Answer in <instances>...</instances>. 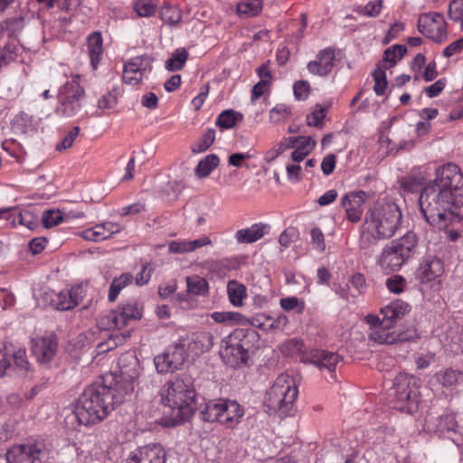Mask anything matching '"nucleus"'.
Masks as SVG:
<instances>
[{
  "instance_id": "f257e3e1",
  "label": "nucleus",
  "mask_w": 463,
  "mask_h": 463,
  "mask_svg": "<svg viewBox=\"0 0 463 463\" xmlns=\"http://www.w3.org/2000/svg\"><path fill=\"white\" fill-rule=\"evenodd\" d=\"M420 210L426 222L439 230L457 219L455 209L463 204V175L454 164L436 170V178L427 184L419 197Z\"/></svg>"
},
{
  "instance_id": "f03ea898",
  "label": "nucleus",
  "mask_w": 463,
  "mask_h": 463,
  "mask_svg": "<svg viewBox=\"0 0 463 463\" xmlns=\"http://www.w3.org/2000/svg\"><path fill=\"white\" fill-rule=\"evenodd\" d=\"M119 387L110 388L102 384L90 385L79 397L74 408L78 422L84 426L95 425L103 420L123 402L124 397Z\"/></svg>"
},
{
  "instance_id": "7ed1b4c3",
  "label": "nucleus",
  "mask_w": 463,
  "mask_h": 463,
  "mask_svg": "<svg viewBox=\"0 0 463 463\" xmlns=\"http://www.w3.org/2000/svg\"><path fill=\"white\" fill-rule=\"evenodd\" d=\"M402 212L394 203L377 202L364 216L359 240L361 250L377 245L381 240L392 237L401 224Z\"/></svg>"
},
{
  "instance_id": "20e7f679",
  "label": "nucleus",
  "mask_w": 463,
  "mask_h": 463,
  "mask_svg": "<svg viewBox=\"0 0 463 463\" xmlns=\"http://www.w3.org/2000/svg\"><path fill=\"white\" fill-rule=\"evenodd\" d=\"M161 402L182 420H189L198 405L191 376L183 374L166 382L160 389Z\"/></svg>"
},
{
  "instance_id": "39448f33",
  "label": "nucleus",
  "mask_w": 463,
  "mask_h": 463,
  "mask_svg": "<svg viewBox=\"0 0 463 463\" xmlns=\"http://www.w3.org/2000/svg\"><path fill=\"white\" fill-rule=\"evenodd\" d=\"M418 244L417 235L408 232L402 237L385 245L378 263L386 273L398 270L415 253Z\"/></svg>"
},
{
  "instance_id": "423d86ee",
  "label": "nucleus",
  "mask_w": 463,
  "mask_h": 463,
  "mask_svg": "<svg viewBox=\"0 0 463 463\" xmlns=\"http://www.w3.org/2000/svg\"><path fill=\"white\" fill-rule=\"evenodd\" d=\"M244 416V408L235 400L213 399L207 402L200 411L203 421L219 422L226 428L233 429Z\"/></svg>"
},
{
  "instance_id": "0eeeda50",
  "label": "nucleus",
  "mask_w": 463,
  "mask_h": 463,
  "mask_svg": "<svg viewBox=\"0 0 463 463\" xmlns=\"http://www.w3.org/2000/svg\"><path fill=\"white\" fill-rule=\"evenodd\" d=\"M298 394L295 379L288 373L279 374L266 395L268 406L282 413L289 412Z\"/></svg>"
},
{
  "instance_id": "6e6552de",
  "label": "nucleus",
  "mask_w": 463,
  "mask_h": 463,
  "mask_svg": "<svg viewBox=\"0 0 463 463\" xmlns=\"http://www.w3.org/2000/svg\"><path fill=\"white\" fill-rule=\"evenodd\" d=\"M80 77H73L66 82L59 90V106L55 113L62 118H72L81 109L80 100L85 95L84 88L80 85Z\"/></svg>"
},
{
  "instance_id": "1a4fd4ad",
  "label": "nucleus",
  "mask_w": 463,
  "mask_h": 463,
  "mask_svg": "<svg viewBox=\"0 0 463 463\" xmlns=\"http://www.w3.org/2000/svg\"><path fill=\"white\" fill-rule=\"evenodd\" d=\"M142 315V304L132 300L118 305L115 310L100 317L99 323L100 327L105 330L121 329L132 320H140Z\"/></svg>"
},
{
  "instance_id": "9d476101",
  "label": "nucleus",
  "mask_w": 463,
  "mask_h": 463,
  "mask_svg": "<svg viewBox=\"0 0 463 463\" xmlns=\"http://www.w3.org/2000/svg\"><path fill=\"white\" fill-rule=\"evenodd\" d=\"M416 379L407 373H399L394 380L393 408L401 411H411L412 400L416 396Z\"/></svg>"
},
{
  "instance_id": "9b49d317",
  "label": "nucleus",
  "mask_w": 463,
  "mask_h": 463,
  "mask_svg": "<svg viewBox=\"0 0 463 463\" xmlns=\"http://www.w3.org/2000/svg\"><path fill=\"white\" fill-rule=\"evenodd\" d=\"M118 364L120 369L121 377L125 383H118L115 387H118L120 385L119 391L122 392L123 397H125L134 392L133 383L139 375V361L134 354L128 352L123 354L118 358Z\"/></svg>"
},
{
  "instance_id": "f8f14e48",
  "label": "nucleus",
  "mask_w": 463,
  "mask_h": 463,
  "mask_svg": "<svg viewBox=\"0 0 463 463\" xmlns=\"http://www.w3.org/2000/svg\"><path fill=\"white\" fill-rule=\"evenodd\" d=\"M154 59L148 54L133 57L124 65L123 81L126 84L136 86L139 84L145 71L152 70V62Z\"/></svg>"
},
{
  "instance_id": "ddd939ff",
  "label": "nucleus",
  "mask_w": 463,
  "mask_h": 463,
  "mask_svg": "<svg viewBox=\"0 0 463 463\" xmlns=\"http://www.w3.org/2000/svg\"><path fill=\"white\" fill-rule=\"evenodd\" d=\"M186 358L184 345H175L169 350L155 357V365L158 373H165L178 370Z\"/></svg>"
},
{
  "instance_id": "4468645a",
  "label": "nucleus",
  "mask_w": 463,
  "mask_h": 463,
  "mask_svg": "<svg viewBox=\"0 0 463 463\" xmlns=\"http://www.w3.org/2000/svg\"><path fill=\"white\" fill-rule=\"evenodd\" d=\"M5 456L7 463H35L45 456V452L37 444L28 443L13 446Z\"/></svg>"
},
{
  "instance_id": "2eb2a0df",
  "label": "nucleus",
  "mask_w": 463,
  "mask_h": 463,
  "mask_svg": "<svg viewBox=\"0 0 463 463\" xmlns=\"http://www.w3.org/2000/svg\"><path fill=\"white\" fill-rule=\"evenodd\" d=\"M166 452L165 449L157 443H152L139 447L133 450L127 463H165Z\"/></svg>"
},
{
  "instance_id": "dca6fc26",
  "label": "nucleus",
  "mask_w": 463,
  "mask_h": 463,
  "mask_svg": "<svg viewBox=\"0 0 463 463\" xmlns=\"http://www.w3.org/2000/svg\"><path fill=\"white\" fill-rule=\"evenodd\" d=\"M58 341L55 335L37 336L32 339L31 350L37 361L48 364L55 356Z\"/></svg>"
},
{
  "instance_id": "f3484780",
  "label": "nucleus",
  "mask_w": 463,
  "mask_h": 463,
  "mask_svg": "<svg viewBox=\"0 0 463 463\" xmlns=\"http://www.w3.org/2000/svg\"><path fill=\"white\" fill-rule=\"evenodd\" d=\"M438 22H433L430 16H420L418 20V30L426 37L437 43L447 39L446 23L442 14H435Z\"/></svg>"
},
{
  "instance_id": "a211bd4d",
  "label": "nucleus",
  "mask_w": 463,
  "mask_h": 463,
  "mask_svg": "<svg viewBox=\"0 0 463 463\" xmlns=\"http://www.w3.org/2000/svg\"><path fill=\"white\" fill-rule=\"evenodd\" d=\"M365 199L366 194L364 191L350 192L342 198L341 204L350 222H357L361 220Z\"/></svg>"
},
{
  "instance_id": "6ab92c4d",
  "label": "nucleus",
  "mask_w": 463,
  "mask_h": 463,
  "mask_svg": "<svg viewBox=\"0 0 463 463\" xmlns=\"http://www.w3.org/2000/svg\"><path fill=\"white\" fill-rule=\"evenodd\" d=\"M444 272V266L441 260L436 257L426 258L417 271V279L420 284H428L436 280Z\"/></svg>"
},
{
  "instance_id": "aec40b11",
  "label": "nucleus",
  "mask_w": 463,
  "mask_h": 463,
  "mask_svg": "<svg viewBox=\"0 0 463 463\" xmlns=\"http://www.w3.org/2000/svg\"><path fill=\"white\" fill-rule=\"evenodd\" d=\"M230 341L238 344L246 354L260 347V335L253 328H237L230 335Z\"/></svg>"
},
{
  "instance_id": "412c9836",
  "label": "nucleus",
  "mask_w": 463,
  "mask_h": 463,
  "mask_svg": "<svg viewBox=\"0 0 463 463\" xmlns=\"http://www.w3.org/2000/svg\"><path fill=\"white\" fill-rule=\"evenodd\" d=\"M82 286H77L69 290H61L52 298L51 305L58 310L72 309L82 298Z\"/></svg>"
},
{
  "instance_id": "4be33fe9",
  "label": "nucleus",
  "mask_w": 463,
  "mask_h": 463,
  "mask_svg": "<svg viewBox=\"0 0 463 463\" xmlns=\"http://www.w3.org/2000/svg\"><path fill=\"white\" fill-rule=\"evenodd\" d=\"M335 50L332 48H326L320 51L315 61L307 63V70L314 75L326 76L334 67Z\"/></svg>"
},
{
  "instance_id": "5701e85b",
  "label": "nucleus",
  "mask_w": 463,
  "mask_h": 463,
  "mask_svg": "<svg viewBox=\"0 0 463 463\" xmlns=\"http://www.w3.org/2000/svg\"><path fill=\"white\" fill-rule=\"evenodd\" d=\"M308 359L310 363L316 365L320 371H327L329 373L335 371V367L340 362L338 354L326 350L311 351Z\"/></svg>"
},
{
  "instance_id": "b1692460",
  "label": "nucleus",
  "mask_w": 463,
  "mask_h": 463,
  "mask_svg": "<svg viewBox=\"0 0 463 463\" xmlns=\"http://www.w3.org/2000/svg\"><path fill=\"white\" fill-rule=\"evenodd\" d=\"M410 311L408 303L402 300H395L381 309L383 326H393L397 320L402 318Z\"/></svg>"
},
{
  "instance_id": "393cba45",
  "label": "nucleus",
  "mask_w": 463,
  "mask_h": 463,
  "mask_svg": "<svg viewBox=\"0 0 463 463\" xmlns=\"http://www.w3.org/2000/svg\"><path fill=\"white\" fill-rule=\"evenodd\" d=\"M221 355L223 359L227 360L226 363L232 367H238L241 364H245L249 359V354L241 349L237 343L232 342L230 339L228 340L226 346L221 352Z\"/></svg>"
},
{
  "instance_id": "a878e982",
  "label": "nucleus",
  "mask_w": 463,
  "mask_h": 463,
  "mask_svg": "<svg viewBox=\"0 0 463 463\" xmlns=\"http://www.w3.org/2000/svg\"><path fill=\"white\" fill-rule=\"evenodd\" d=\"M269 225L264 223H255L250 228L239 230L235 238L239 243H252L261 239L269 232Z\"/></svg>"
},
{
  "instance_id": "bb28decb",
  "label": "nucleus",
  "mask_w": 463,
  "mask_h": 463,
  "mask_svg": "<svg viewBox=\"0 0 463 463\" xmlns=\"http://www.w3.org/2000/svg\"><path fill=\"white\" fill-rule=\"evenodd\" d=\"M392 326H383V320H381L378 326L372 327L369 334V339L374 343L382 345H392L397 343L396 332L389 330Z\"/></svg>"
},
{
  "instance_id": "cd10ccee",
  "label": "nucleus",
  "mask_w": 463,
  "mask_h": 463,
  "mask_svg": "<svg viewBox=\"0 0 463 463\" xmlns=\"http://www.w3.org/2000/svg\"><path fill=\"white\" fill-rule=\"evenodd\" d=\"M102 43V36L99 32L92 33L88 37L87 48L89 56L90 58V62L94 70L97 69L100 61V56L103 51Z\"/></svg>"
},
{
  "instance_id": "c85d7f7f",
  "label": "nucleus",
  "mask_w": 463,
  "mask_h": 463,
  "mask_svg": "<svg viewBox=\"0 0 463 463\" xmlns=\"http://www.w3.org/2000/svg\"><path fill=\"white\" fill-rule=\"evenodd\" d=\"M134 277L131 273H123L118 278H115L109 287L108 298L110 302H114L120 291L132 283Z\"/></svg>"
},
{
  "instance_id": "c756f323",
  "label": "nucleus",
  "mask_w": 463,
  "mask_h": 463,
  "mask_svg": "<svg viewBox=\"0 0 463 463\" xmlns=\"http://www.w3.org/2000/svg\"><path fill=\"white\" fill-rule=\"evenodd\" d=\"M219 157L215 154H210L202 159L195 167V175L199 178L208 176L219 165Z\"/></svg>"
},
{
  "instance_id": "7c9ffc66",
  "label": "nucleus",
  "mask_w": 463,
  "mask_h": 463,
  "mask_svg": "<svg viewBox=\"0 0 463 463\" xmlns=\"http://www.w3.org/2000/svg\"><path fill=\"white\" fill-rule=\"evenodd\" d=\"M211 317L216 322V323H222L226 325H234V324H244L248 322V319L242 316L241 314L238 312H231V311H224V312H213L211 315Z\"/></svg>"
},
{
  "instance_id": "2f4dec72",
  "label": "nucleus",
  "mask_w": 463,
  "mask_h": 463,
  "mask_svg": "<svg viewBox=\"0 0 463 463\" xmlns=\"http://www.w3.org/2000/svg\"><path fill=\"white\" fill-rule=\"evenodd\" d=\"M243 116L232 109L222 111L217 118L215 124L222 129L233 128L238 121H241Z\"/></svg>"
},
{
  "instance_id": "473e14b6",
  "label": "nucleus",
  "mask_w": 463,
  "mask_h": 463,
  "mask_svg": "<svg viewBox=\"0 0 463 463\" xmlns=\"http://www.w3.org/2000/svg\"><path fill=\"white\" fill-rule=\"evenodd\" d=\"M227 293L230 302L233 306H241L242 300L246 297V288L236 280H231L227 285Z\"/></svg>"
},
{
  "instance_id": "72a5a7b5",
  "label": "nucleus",
  "mask_w": 463,
  "mask_h": 463,
  "mask_svg": "<svg viewBox=\"0 0 463 463\" xmlns=\"http://www.w3.org/2000/svg\"><path fill=\"white\" fill-rule=\"evenodd\" d=\"M188 59V52L184 48L176 49L171 58L165 62V69L169 71H180Z\"/></svg>"
},
{
  "instance_id": "f704fd0d",
  "label": "nucleus",
  "mask_w": 463,
  "mask_h": 463,
  "mask_svg": "<svg viewBox=\"0 0 463 463\" xmlns=\"http://www.w3.org/2000/svg\"><path fill=\"white\" fill-rule=\"evenodd\" d=\"M130 335V332L116 333L111 335L106 341L99 343L97 345V353L104 354L110 350L115 349L118 345H121L124 340Z\"/></svg>"
},
{
  "instance_id": "c9c22d12",
  "label": "nucleus",
  "mask_w": 463,
  "mask_h": 463,
  "mask_svg": "<svg viewBox=\"0 0 463 463\" xmlns=\"http://www.w3.org/2000/svg\"><path fill=\"white\" fill-rule=\"evenodd\" d=\"M187 292L193 295H204L208 292V283L206 279L193 276L186 278Z\"/></svg>"
},
{
  "instance_id": "e433bc0d",
  "label": "nucleus",
  "mask_w": 463,
  "mask_h": 463,
  "mask_svg": "<svg viewBox=\"0 0 463 463\" xmlns=\"http://www.w3.org/2000/svg\"><path fill=\"white\" fill-rule=\"evenodd\" d=\"M262 9V2L243 0L237 5V12L245 17L254 16Z\"/></svg>"
},
{
  "instance_id": "4c0bfd02",
  "label": "nucleus",
  "mask_w": 463,
  "mask_h": 463,
  "mask_svg": "<svg viewBox=\"0 0 463 463\" xmlns=\"http://www.w3.org/2000/svg\"><path fill=\"white\" fill-rule=\"evenodd\" d=\"M215 140V130L208 128L200 137V139L191 146L193 153H202L206 151Z\"/></svg>"
},
{
  "instance_id": "58836bf2",
  "label": "nucleus",
  "mask_w": 463,
  "mask_h": 463,
  "mask_svg": "<svg viewBox=\"0 0 463 463\" xmlns=\"http://www.w3.org/2000/svg\"><path fill=\"white\" fill-rule=\"evenodd\" d=\"M407 52L405 45L395 44L386 49L383 54L384 61L389 63V68L393 67L398 60H401Z\"/></svg>"
},
{
  "instance_id": "ea45409f",
  "label": "nucleus",
  "mask_w": 463,
  "mask_h": 463,
  "mask_svg": "<svg viewBox=\"0 0 463 463\" xmlns=\"http://www.w3.org/2000/svg\"><path fill=\"white\" fill-rule=\"evenodd\" d=\"M158 0H137L134 9L139 16L147 17L156 13Z\"/></svg>"
},
{
  "instance_id": "a19ab883",
  "label": "nucleus",
  "mask_w": 463,
  "mask_h": 463,
  "mask_svg": "<svg viewBox=\"0 0 463 463\" xmlns=\"http://www.w3.org/2000/svg\"><path fill=\"white\" fill-rule=\"evenodd\" d=\"M387 68H377L373 72L374 80L373 90L377 95H383L387 88L385 70Z\"/></svg>"
},
{
  "instance_id": "79ce46f5",
  "label": "nucleus",
  "mask_w": 463,
  "mask_h": 463,
  "mask_svg": "<svg viewBox=\"0 0 463 463\" xmlns=\"http://www.w3.org/2000/svg\"><path fill=\"white\" fill-rule=\"evenodd\" d=\"M118 89H112L98 100L99 109L104 111L115 108L118 104Z\"/></svg>"
},
{
  "instance_id": "37998d69",
  "label": "nucleus",
  "mask_w": 463,
  "mask_h": 463,
  "mask_svg": "<svg viewBox=\"0 0 463 463\" xmlns=\"http://www.w3.org/2000/svg\"><path fill=\"white\" fill-rule=\"evenodd\" d=\"M160 15L164 22L171 24H175L179 23L182 17L179 9L168 5H165L162 7Z\"/></svg>"
},
{
  "instance_id": "c03bdc74",
  "label": "nucleus",
  "mask_w": 463,
  "mask_h": 463,
  "mask_svg": "<svg viewBox=\"0 0 463 463\" xmlns=\"http://www.w3.org/2000/svg\"><path fill=\"white\" fill-rule=\"evenodd\" d=\"M63 216L60 210H48L43 213L42 222L45 228H51L61 223Z\"/></svg>"
},
{
  "instance_id": "a18cd8bd",
  "label": "nucleus",
  "mask_w": 463,
  "mask_h": 463,
  "mask_svg": "<svg viewBox=\"0 0 463 463\" xmlns=\"http://www.w3.org/2000/svg\"><path fill=\"white\" fill-rule=\"evenodd\" d=\"M290 115V110L285 105H277L269 110V120L273 124H279L286 120Z\"/></svg>"
},
{
  "instance_id": "49530a36",
  "label": "nucleus",
  "mask_w": 463,
  "mask_h": 463,
  "mask_svg": "<svg viewBox=\"0 0 463 463\" xmlns=\"http://www.w3.org/2000/svg\"><path fill=\"white\" fill-rule=\"evenodd\" d=\"M18 219V222L26 226L30 230L35 229L39 224V219L30 211H24L19 213L18 216L14 218L13 222Z\"/></svg>"
},
{
  "instance_id": "de8ad7c7",
  "label": "nucleus",
  "mask_w": 463,
  "mask_h": 463,
  "mask_svg": "<svg viewBox=\"0 0 463 463\" xmlns=\"http://www.w3.org/2000/svg\"><path fill=\"white\" fill-rule=\"evenodd\" d=\"M438 430L439 431H456L458 423L453 414H445L438 419Z\"/></svg>"
},
{
  "instance_id": "09e8293b",
  "label": "nucleus",
  "mask_w": 463,
  "mask_h": 463,
  "mask_svg": "<svg viewBox=\"0 0 463 463\" xmlns=\"http://www.w3.org/2000/svg\"><path fill=\"white\" fill-rule=\"evenodd\" d=\"M348 283L352 286L353 291L354 294H357V297L364 294L367 285L364 276L362 273H355L352 275Z\"/></svg>"
},
{
  "instance_id": "8fccbe9b",
  "label": "nucleus",
  "mask_w": 463,
  "mask_h": 463,
  "mask_svg": "<svg viewBox=\"0 0 463 463\" xmlns=\"http://www.w3.org/2000/svg\"><path fill=\"white\" fill-rule=\"evenodd\" d=\"M95 227L98 232H100L103 234L102 236H99L102 241L109 238L114 233H118L121 230L119 224L111 222L97 224Z\"/></svg>"
},
{
  "instance_id": "3c124183",
  "label": "nucleus",
  "mask_w": 463,
  "mask_h": 463,
  "mask_svg": "<svg viewBox=\"0 0 463 463\" xmlns=\"http://www.w3.org/2000/svg\"><path fill=\"white\" fill-rule=\"evenodd\" d=\"M421 183L422 178L420 176L409 175L402 179L401 185L405 191L413 193L421 185Z\"/></svg>"
},
{
  "instance_id": "603ef678",
  "label": "nucleus",
  "mask_w": 463,
  "mask_h": 463,
  "mask_svg": "<svg viewBox=\"0 0 463 463\" xmlns=\"http://www.w3.org/2000/svg\"><path fill=\"white\" fill-rule=\"evenodd\" d=\"M79 133L80 128L73 127L63 137V139L56 145V150L62 151L70 148L73 145V142L78 137Z\"/></svg>"
},
{
  "instance_id": "864d4df0",
  "label": "nucleus",
  "mask_w": 463,
  "mask_h": 463,
  "mask_svg": "<svg viewBox=\"0 0 463 463\" xmlns=\"http://www.w3.org/2000/svg\"><path fill=\"white\" fill-rule=\"evenodd\" d=\"M311 242L314 245V249L318 252H324L326 250L325 236L322 231L315 227L310 232Z\"/></svg>"
},
{
  "instance_id": "5fc2aeb1",
  "label": "nucleus",
  "mask_w": 463,
  "mask_h": 463,
  "mask_svg": "<svg viewBox=\"0 0 463 463\" xmlns=\"http://www.w3.org/2000/svg\"><path fill=\"white\" fill-rule=\"evenodd\" d=\"M386 287L391 292L400 294L405 287V279L401 275H393L387 279Z\"/></svg>"
},
{
  "instance_id": "6e6d98bb",
  "label": "nucleus",
  "mask_w": 463,
  "mask_h": 463,
  "mask_svg": "<svg viewBox=\"0 0 463 463\" xmlns=\"http://www.w3.org/2000/svg\"><path fill=\"white\" fill-rule=\"evenodd\" d=\"M460 376L461 372L453 369H446L440 374L439 380L444 386H452L458 381Z\"/></svg>"
},
{
  "instance_id": "4d7b16f0",
  "label": "nucleus",
  "mask_w": 463,
  "mask_h": 463,
  "mask_svg": "<svg viewBox=\"0 0 463 463\" xmlns=\"http://www.w3.org/2000/svg\"><path fill=\"white\" fill-rule=\"evenodd\" d=\"M194 345H200L201 352L208 351L213 345V335L209 332H203L194 340Z\"/></svg>"
},
{
  "instance_id": "13d9d810",
  "label": "nucleus",
  "mask_w": 463,
  "mask_h": 463,
  "mask_svg": "<svg viewBox=\"0 0 463 463\" xmlns=\"http://www.w3.org/2000/svg\"><path fill=\"white\" fill-rule=\"evenodd\" d=\"M298 238V232L294 227L287 228L279 236V244L288 248L293 241H297Z\"/></svg>"
},
{
  "instance_id": "bf43d9fd",
  "label": "nucleus",
  "mask_w": 463,
  "mask_h": 463,
  "mask_svg": "<svg viewBox=\"0 0 463 463\" xmlns=\"http://www.w3.org/2000/svg\"><path fill=\"white\" fill-rule=\"evenodd\" d=\"M449 16L451 20L463 21V1L453 0L449 5Z\"/></svg>"
},
{
  "instance_id": "052dcab7",
  "label": "nucleus",
  "mask_w": 463,
  "mask_h": 463,
  "mask_svg": "<svg viewBox=\"0 0 463 463\" xmlns=\"http://www.w3.org/2000/svg\"><path fill=\"white\" fill-rule=\"evenodd\" d=\"M280 306L286 311H290L298 308V313H302L304 310V303L299 304V300L296 297L284 298L280 299Z\"/></svg>"
},
{
  "instance_id": "680f3d73",
  "label": "nucleus",
  "mask_w": 463,
  "mask_h": 463,
  "mask_svg": "<svg viewBox=\"0 0 463 463\" xmlns=\"http://www.w3.org/2000/svg\"><path fill=\"white\" fill-rule=\"evenodd\" d=\"M152 271L153 269L148 263L142 265L141 271L135 278L136 284L137 286L146 285L150 280Z\"/></svg>"
},
{
  "instance_id": "e2e57ef3",
  "label": "nucleus",
  "mask_w": 463,
  "mask_h": 463,
  "mask_svg": "<svg viewBox=\"0 0 463 463\" xmlns=\"http://www.w3.org/2000/svg\"><path fill=\"white\" fill-rule=\"evenodd\" d=\"M310 87L308 82L304 80L297 81L294 84V95L297 99H305L309 94Z\"/></svg>"
},
{
  "instance_id": "0e129e2a",
  "label": "nucleus",
  "mask_w": 463,
  "mask_h": 463,
  "mask_svg": "<svg viewBox=\"0 0 463 463\" xmlns=\"http://www.w3.org/2000/svg\"><path fill=\"white\" fill-rule=\"evenodd\" d=\"M270 84V80L260 79V80L253 86L252 91H251V101L257 100L259 98H260L268 90V87Z\"/></svg>"
},
{
  "instance_id": "69168bd1",
  "label": "nucleus",
  "mask_w": 463,
  "mask_h": 463,
  "mask_svg": "<svg viewBox=\"0 0 463 463\" xmlns=\"http://www.w3.org/2000/svg\"><path fill=\"white\" fill-rule=\"evenodd\" d=\"M336 156L334 154L326 156L321 163V170L326 175L332 174L335 168Z\"/></svg>"
},
{
  "instance_id": "338daca9",
  "label": "nucleus",
  "mask_w": 463,
  "mask_h": 463,
  "mask_svg": "<svg viewBox=\"0 0 463 463\" xmlns=\"http://www.w3.org/2000/svg\"><path fill=\"white\" fill-rule=\"evenodd\" d=\"M325 117L326 110L323 108H319V109L315 110L311 115L307 117V125L318 128L322 124V120Z\"/></svg>"
},
{
  "instance_id": "774afa93",
  "label": "nucleus",
  "mask_w": 463,
  "mask_h": 463,
  "mask_svg": "<svg viewBox=\"0 0 463 463\" xmlns=\"http://www.w3.org/2000/svg\"><path fill=\"white\" fill-rule=\"evenodd\" d=\"M463 50V37L451 43L448 45L444 51L443 55L445 57H451L452 55L460 52Z\"/></svg>"
}]
</instances>
